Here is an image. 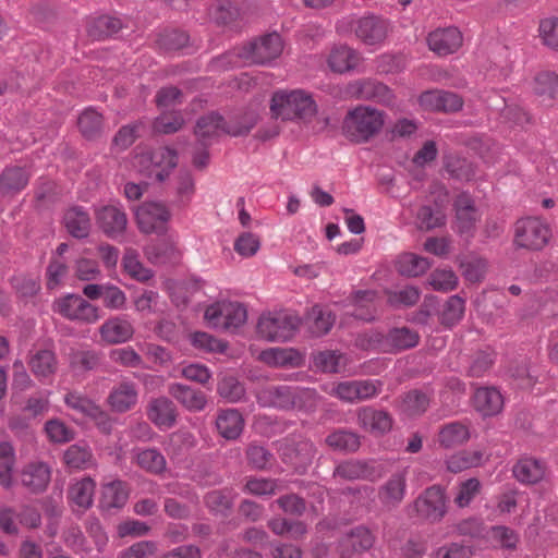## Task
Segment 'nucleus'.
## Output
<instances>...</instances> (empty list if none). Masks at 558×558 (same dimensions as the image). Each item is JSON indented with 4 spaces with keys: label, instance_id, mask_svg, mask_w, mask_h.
<instances>
[{
    "label": "nucleus",
    "instance_id": "47",
    "mask_svg": "<svg viewBox=\"0 0 558 558\" xmlns=\"http://www.w3.org/2000/svg\"><path fill=\"white\" fill-rule=\"evenodd\" d=\"M95 487L94 480L84 477L69 488L68 498L73 505L86 510L93 505Z\"/></svg>",
    "mask_w": 558,
    "mask_h": 558
},
{
    "label": "nucleus",
    "instance_id": "61",
    "mask_svg": "<svg viewBox=\"0 0 558 558\" xmlns=\"http://www.w3.org/2000/svg\"><path fill=\"white\" fill-rule=\"evenodd\" d=\"M190 36L186 32L180 29L165 31L159 34L157 44L166 51H175L184 48L189 43Z\"/></svg>",
    "mask_w": 558,
    "mask_h": 558
},
{
    "label": "nucleus",
    "instance_id": "50",
    "mask_svg": "<svg viewBox=\"0 0 558 558\" xmlns=\"http://www.w3.org/2000/svg\"><path fill=\"white\" fill-rule=\"evenodd\" d=\"M217 393L226 402L238 403L245 400L244 385L232 375H225L217 384Z\"/></svg>",
    "mask_w": 558,
    "mask_h": 558
},
{
    "label": "nucleus",
    "instance_id": "40",
    "mask_svg": "<svg viewBox=\"0 0 558 558\" xmlns=\"http://www.w3.org/2000/svg\"><path fill=\"white\" fill-rule=\"evenodd\" d=\"M269 404L279 410H290L300 399V389L288 385H279L267 390Z\"/></svg>",
    "mask_w": 558,
    "mask_h": 558
},
{
    "label": "nucleus",
    "instance_id": "53",
    "mask_svg": "<svg viewBox=\"0 0 558 558\" xmlns=\"http://www.w3.org/2000/svg\"><path fill=\"white\" fill-rule=\"evenodd\" d=\"M93 453L86 444L71 445L63 454V461L70 469L83 470L92 463Z\"/></svg>",
    "mask_w": 558,
    "mask_h": 558
},
{
    "label": "nucleus",
    "instance_id": "41",
    "mask_svg": "<svg viewBox=\"0 0 558 558\" xmlns=\"http://www.w3.org/2000/svg\"><path fill=\"white\" fill-rule=\"evenodd\" d=\"M432 266L428 258L414 253L401 254L396 263L398 272L405 277H418L425 274Z\"/></svg>",
    "mask_w": 558,
    "mask_h": 558
},
{
    "label": "nucleus",
    "instance_id": "51",
    "mask_svg": "<svg viewBox=\"0 0 558 558\" xmlns=\"http://www.w3.org/2000/svg\"><path fill=\"white\" fill-rule=\"evenodd\" d=\"M245 458L247 464L258 471L271 468L275 460L274 453L265 446L257 442H251L245 449Z\"/></svg>",
    "mask_w": 558,
    "mask_h": 558
},
{
    "label": "nucleus",
    "instance_id": "32",
    "mask_svg": "<svg viewBox=\"0 0 558 558\" xmlns=\"http://www.w3.org/2000/svg\"><path fill=\"white\" fill-rule=\"evenodd\" d=\"M215 425L222 438L236 440L243 433L245 421L238 409H222L217 413Z\"/></svg>",
    "mask_w": 558,
    "mask_h": 558
},
{
    "label": "nucleus",
    "instance_id": "15",
    "mask_svg": "<svg viewBox=\"0 0 558 558\" xmlns=\"http://www.w3.org/2000/svg\"><path fill=\"white\" fill-rule=\"evenodd\" d=\"M375 542L372 531L365 525L352 527L337 542V553L341 558H352L369 550Z\"/></svg>",
    "mask_w": 558,
    "mask_h": 558
},
{
    "label": "nucleus",
    "instance_id": "8",
    "mask_svg": "<svg viewBox=\"0 0 558 558\" xmlns=\"http://www.w3.org/2000/svg\"><path fill=\"white\" fill-rule=\"evenodd\" d=\"M551 235L549 227L541 219L527 217L515 222L514 243L531 251L542 250Z\"/></svg>",
    "mask_w": 558,
    "mask_h": 558
},
{
    "label": "nucleus",
    "instance_id": "3",
    "mask_svg": "<svg viewBox=\"0 0 558 558\" xmlns=\"http://www.w3.org/2000/svg\"><path fill=\"white\" fill-rule=\"evenodd\" d=\"M301 318L286 311L268 312L263 314L256 329L260 338L271 342H286L293 338Z\"/></svg>",
    "mask_w": 558,
    "mask_h": 558
},
{
    "label": "nucleus",
    "instance_id": "43",
    "mask_svg": "<svg viewBox=\"0 0 558 558\" xmlns=\"http://www.w3.org/2000/svg\"><path fill=\"white\" fill-rule=\"evenodd\" d=\"M204 504L210 513L228 517L233 508V495L230 489H214L204 497Z\"/></svg>",
    "mask_w": 558,
    "mask_h": 558
},
{
    "label": "nucleus",
    "instance_id": "18",
    "mask_svg": "<svg viewBox=\"0 0 558 558\" xmlns=\"http://www.w3.org/2000/svg\"><path fill=\"white\" fill-rule=\"evenodd\" d=\"M472 404L483 417L499 414L504 408V397L495 386H478L473 384Z\"/></svg>",
    "mask_w": 558,
    "mask_h": 558
},
{
    "label": "nucleus",
    "instance_id": "36",
    "mask_svg": "<svg viewBox=\"0 0 558 558\" xmlns=\"http://www.w3.org/2000/svg\"><path fill=\"white\" fill-rule=\"evenodd\" d=\"M362 61V56L348 45H337L327 58L329 70H355Z\"/></svg>",
    "mask_w": 558,
    "mask_h": 558
},
{
    "label": "nucleus",
    "instance_id": "57",
    "mask_svg": "<svg viewBox=\"0 0 558 558\" xmlns=\"http://www.w3.org/2000/svg\"><path fill=\"white\" fill-rule=\"evenodd\" d=\"M416 221L421 230L429 231L444 226L446 217L438 207L423 205L417 209Z\"/></svg>",
    "mask_w": 558,
    "mask_h": 558
},
{
    "label": "nucleus",
    "instance_id": "17",
    "mask_svg": "<svg viewBox=\"0 0 558 558\" xmlns=\"http://www.w3.org/2000/svg\"><path fill=\"white\" fill-rule=\"evenodd\" d=\"M98 228L110 239H118L125 233L128 226L126 214L121 207L105 205L95 210Z\"/></svg>",
    "mask_w": 558,
    "mask_h": 558
},
{
    "label": "nucleus",
    "instance_id": "64",
    "mask_svg": "<svg viewBox=\"0 0 558 558\" xmlns=\"http://www.w3.org/2000/svg\"><path fill=\"white\" fill-rule=\"evenodd\" d=\"M245 489L255 496H271L280 489V481L276 478L251 477L246 481Z\"/></svg>",
    "mask_w": 558,
    "mask_h": 558
},
{
    "label": "nucleus",
    "instance_id": "56",
    "mask_svg": "<svg viewBox=\"0 0 558 558\" xmlns=\"http://www.w3.org/2000/svg\"><path fill=\"white\" fill-rule=\"evenodd\" d=\"M533 90L541 97L558 98V72H537L533 82Z\"/></svg>",
    "mask_w": 558,
    "mask_h": 558
},
{
    "label": "nucleus",
    "instance_id": "49",
    "mask_svg": "<svg viewBox=\"0 0 558 558\" xmlns=\"http://www.w3.org/2000/svg\"><path fill=\"white\" fill-rule=\"evenodd\" d=\"M136 463L141 469L154 475H161L167 470L166 458L157 448L140 450L136 454Z\"/></svg>",
    "mask_w": 558,
    "mask_h": 558
},
{
    "label": "nucleus",
    "instance_id": "45",
    "mask_svg": "<svg viewBox=\"0 0 558 558\" xmlns=\"http://www.w3.org/2000/svg\"><path fill=\"white\" fill-rule=\"evenodd\" d=\"M483 457L484 453L481 450H460L446 459V466L451 473H459L480 466L483 463Z\"/></svg>",
    "mask_w": 558,
    "mask_h": 558
},
{
    "label": "nucleus",
    "instance_id": "58",
    "mask_svg": "<svg viewBox=\"0 0 558 558\" xmlns=\"http://www.w3.org/2000/svg\"><path fill=\"white\" fill-rule=\"evenodd\" d=\"M122 265L126 274L132 278L145 282L153 278L154 271L143 266L138 259V254L134 250H126Z\"/></svg>",
    "mask_w": 558,
    "mask_h": 558
},
{
    "label": "nucleus",
    "instance_id": "55",
    "mask_svg": "<svg viewBox=\"0 0 558 558\" xmlns=\"http://www.w3.org/2000/svg\"><path fill=\"white\" fill-rule=\"evenodd\" d=\"M209 15L217 25H231L240 19L241 11L230 1H217L211 5Z\"/></svg>",
    "mask_w": 558,
    "mask_h": 558
},
{
    "label": "nucleus",
    "instance_id": "10",
    "mask_svg": "<svg viewBox=\"0 0 558 558\" xmlns=\"http://www.w3.org/2000/svg\"><path fill=\"white\" fill-rule=\"evenodd\" d=\"M135 218L142 233L163 235L168 231L171 213L160 202H145L135 211Z\"/></svg>",
    "mask_w": 558,
    "mask_h": 558
},
{
    "label": "nucleus",
    "instance_id": "31",
    "mask_svg": "<svg viewBox=\"0 0 558 558\" xmlns=\"http://www.w3.org/2000/svg\"><path fill=\"white\" fill-rule=\"evenodd\" d=\"M168 392L190 412H202L208 403L205 392L181 383L170 384Z\"/></svg>",
    "mask_w": 558,
    "mask_h": 558
},
{
    "label": "nucleus",
    "instance_id": "33",
    "mask_svg": "<svg viewBox=\"0 0 558 558\" xmlns=\"http://www.w3.org/2000/svg\"><path fill=\"white\" fill-rule=\"evenodd\" d=\"M546 472V463L534 457L524 456L520 458L512 468L514 478L524 485L539 483Z\"/></svg>",
    "mask_w": 558,
    "mask_h": 558
},
{
    "label": "nucleus",
    "instance_id": "21",
    "mask_svg": "<svg viewBox=\"0 0 558 558\" xmlns=\"http://www.w3.org/2000/svg\"><path fill=\"white\" fill-rule=\"evenodd\" d=\"M407 469L392 473L389 478L378 487V499L387 509L398 508L407 494Z\"/></svg>",
    "mask_w": 558,
    "mask_h": 558
},
{
    "label": "nucleus",
    "instance_id": "54",
    "mask_svg": "<svg viewBox=\"0 0 558 558\" xmlns=\"http://www.w3.org/2000/svg\"><path fill=\"white\" fill-rule=\"evenodd\" d=\"M185 123V120L179 110L163 111L155 118L153 129L160 134H174L179 132Z\"/></svg>",
    "mask_w": 558,
    "mask_h": 558
},
{
    "label": "nucleus",
    "instance_id": "14",
    "mask_svg": "<svg viewBox=\"0 0 558 558\" xmlns=\"http://www.w3.org/2000/svg\"><path fill=\"white\" fill-rule=\"evenodd\" d=\"M453 210L456 232L465 239L473 238L480 216L472 196L466 192L457 195L453 201Z\"/></svg>",
    "mask_w": 558,
    "mask_h": 558
},
{
    "label": "nucleus",
    "instance_id": "42",
    "mask_svg": "<svg viewBox=\"0 0 558 558\" xmlns=\"http://www.w3.org/2000/svg\"><path fill=\"white\" fill-rule=\"evenodd\" d=\"M101 354L95 350H77L70 353V368L76 375H84L100 366Z\"/></svg>",
    "mask_w": 558,
    "mask_h": 558
},
{
    "label": "nucleus",
    "instance_id": "44",
    "mask_svg": "<svg viewBox=\"0 0 558 558\" xmlns=\"http://www.w3.org/2000/svg\"><path fill=\"white\" fill-rule=\"evenodd\" d=\"M28 364L37 378H47L57 371L56 353L49 349L38 350L31 356Z\"/></svg>",
    "mask_w": 558,
    "mask_h": 558
},
{
    "label": "nucleus",
    "instance_id": "46",
    "mask_svg": "<svg viewBox=\"0 0 558 558\" xmlns=\"http://www.w3.org/2000/svg\"><path fill=\"white\" fill-rule=\"evenodd\" d=\"M470 432L466 425L460 422H450L441 426L438 433V442L444 448H452L468 441Z\"/></svg>",
    "mask_w": 558,
    "mask_h": 558
},
{
    "label": "nucleus",
    "instance_id": "25",
    "mask_svg": "<svg viewBox=\"0 0 558 558\" xmlns=\"http://www.w3.org/2000/svg\"><path fill=\"white\" fill-rule=\"evenodd\" d=\"M350 93L357 98L386 106L392 105L395 99L392 90L387 85L372 78L356 81L350 86Z\"/></svg>",
    "mask_w": 558,
    "mask_h": 558
},
{
    "label": "nucleus",
    "instance_id": "48",
    "mask_svg": "<svg viewBox=\"0 0 558 558\" xmlns=\"http://www.w3.org/2000/svg\"><path fill=\"white\" fill-rule=\"evenodd\" d=\"M122 29V22L118 17L102 15L95 19L87 28L88 36L95 40H104L114 36Z\"/></svg>",
    "mask_w": 558,
    "mask_h": 558
},
{
    "label": "nucleus",
    "instance_id": "5",
    "mask_svg": "<svg viewBox=\"0 0 558 558\" xmlns=\"http://www.w3.org/2000/svg\"><path fill=\"white\" fill-rule=\"evenodd\" d=\"M315 453L316 447L313 441L302 437H286L279 446L282 462L300 475L307 472Z\"/></svg>",
    "mask_w": 558,
    "mask_h": 558
},
{
    "label": "nucleus",
    "instance_id": "4",
    "mask_svg": "<svg viewBox=\"0 0 558 558\" xmlns=\"http://www.w3.org/2000/svg\"><path fill=\"white\" fill-rule=\"evenodd\" d=\"M340 34L353 32L365 45H377L384 41L388 33V24L381 17L369 14L361 17L347 16L337 23Z\"/></svg>",
    "mask_w": 558,
    "mask_h": 558
},
{
    "label": "nucleus",
    "instance_id": "22",
    "mask_svg": "<svg viewBox=\"0 0 558 558\" xmlns=\"http://www.w3.org/2000/svg\"><path fill=\"white\" fill-rule=\"evenodd\" d=\"M418 100L421 106L432 111L456 113L463 108L462 97L448 90H425L420 95Z\"/></svg>",
    "mask_w": 558,
    "mask_h": 558
},
{
    "label": "nucleus",
    "instance_id": "30",
    "mask_svg": "<svg viewBox=\"0 0 558 558\" xmlns=\"http://www.w3.org/2000/svg\"><path fill=\"white\" fill-rule=\"evenodd\" d=\"M51 480V469L43 461L28 463L21 473V482L32 494L44 493Z\"/></svg>",
    "mask_w": 558,
    "mask_h": 558
},
{
    "label": "nucleus",
    "instance_id": "9",
    "mask_svg": "<svg viewBox=\"0 0 558 558\" xmlns=\"http://www.w3.org/2000/svg\"><path fill=\"white\" fill-rule=\"evenodd\" d=\"M246 66L252 64L268 65L270 61L278 58L283 50L281 36L274 32L262 36L258 40L241 47Z\"/></svg>",
    "mask_w": 558,
    "mask_h": 558
},
{
    "label": "nucleus",
    "instance_id": "23",
    "mask_svg": "<svg viewBox=\"0 0 558 558\" xmlns=\"http://www.w3.org/2000/svg\"><path fill=\"white\" fill-rule=\"evenodd\" d=\"M134 327L128 315L121 314L106 319L99 327L100 339L107 344H120L131 340Z\"/></svg>",
    "mask_w": 558,
    "mask_h": 558
},
{
    "label": "nucleus",
    "instance_id": "6",
    "mask_svg": "<svg viewBox=\"0 0 558 558\" xmlns=\"http://www.w3.org/2000/svg\"><path fill=\"white\" fill-rule=\"evenodd\" d=\"M251 125L243 128H229L225 117L218 111H210L201 116L194 126V135L198 145H211L213 140L219 137L220 133L232 137H243L248 135Z\"/></svg>",
    "mask_w": 558,
    "mask_h": 558
},
{
    "label": "nucleus",
    "instance_id": "12",
    "mask_svg": "<svg viewBox=\"0 0 558 558\" xmlns=\"http://www.w3.org/2000/svg\"><path fill=\"white\" fill-rule=\"evenodd\" d=\"M53 311L69 320L92 324L99 319V308L73 293L56 300Z\"/></svg>",
    "mask_w": 558,
    "mask_h": 558
},
{
    "label": "nucleus",
    "instance_id": "29",
    "mask_svg": "<svg viewBox=\"0 0 558 558\" xmlns=\"http://www.w3.org/2000/svg\"><path fill=\"white\" fill-rule=\"evenodd\" d=\"M63 226L68 233L77 240L87 239L92 230L89 213L81 205L69 207L63 215Z\"/></svg>",
    "mask_w": 558,
    "mask_h": 558
},
{
    "label": "nucleus",
    "instance_id": "38",
    "mask_svg": "<svg viewBox=\"0 0 558 558\" xmlns=\"http://www.w3.org/2000/svg\"><path fill=\"white\" fill-rule=\"evenodd\" d=\"M464 312L465 300L454 294L448 298L440 311L438 310V320L445 328L451 329L462 320Z\"/></svg>",
    "mask_w": 558,
    "mask_h": 558
},
{
    "label": "nucleus",
    "instance_id": "35",
    "mask_svg": "<svg viewBox=\"0 0 558 558\" xmlns=\"http://www.w3.org/2000/svg\"><path fill=\"white\" fill-rule=\"evenodd\" d=\"M128 498L129 490L126 483L121 480H116L102 486L99 507L107 512L113 509H121L126 504Z\"/></svg>",
    "mask_w": 558,
    "mask_h": 558
},
{
    "label": "nucleus",
    "instance_id": "27",
    "mask_svg": "<svg viewBox=\"0 0 558 558\" xmlns=\"http://www.w3.org/2000/svg\"><path fill=\"white\" fill-rule=\"evenodd\" d=\"M147 416L159 429H169L177 423V407L168 397H158L148 403Z\"/></svg>",
    "mask_w": 558,
    "mask_h": 558
},
{
    "label": "nucleus",
    "instance_id": "11",
    "mask_svg": "<svg viewBox=\"0 0 558 558\" xmlns=\"http://www.w3.org/2000/svg\"><path fill=\"white\" fill-rule=\"evenodd\" d=\"M416 514L430 522H440L447 513L446 494L440 485H433L424 489L414 500Z\"/></svg>",
    "mask_w": 558,
    "mask_h": 558
},
{
    "label": "nucleus",
    "instance_id": "7",
    "mask_svg": "<svg viewBox=\"0 0 558 558\" xmlns=\"http://www.w3.org/2000/svg\"><path fill=\"white\" fill-rule=\"evenodd\" d=\"M204 317L210 327L230 330L241 327L246 322L247 312L242 303L222 301L207 306Z\"/></svg>",
    "mask_w": 558,
    "mask_h": 558
},
{
    "label": "nucleus",
    "instance_id": "2",
    "mask_svg": "<svg viewBox=\"0 0 558 558\" xmlns=\"http://www.w3.org/2000/svg\"><path fill=\"white\" fill-rule=\"evenodd\" d=\"M385 123V114L369 106H359L350 110L343 119L342 131L347 138L356 144L369 142Z\"/></svg>",
    "mask_w": 558,
    "mask_h": 558
},
{
    "label": "nucleus",
    "instance_id": "19",
    "mask_svg": "<svg viewBox=\"0 0 558 558\" xmlns=\"http://www.w3.org/2000/svg\"><path fill=\"white\" fill-rule=\"evenodd\" d=\"M429 49L439 57H446L457 52L462 44V33L454 26L437 28L430 32L426 38Z\"/></svg>",
    "mask_w": 558,
    "mask_h": 558
},
{
    "label": "nucleus",
    "instance_id": "16",
    "mask_svg": "<svg viewBox=\"0 0 558 558\" xmlns=\"http://www.w3.org/2000/svg\"><path fill=\"white\" fill-rule=\"evenodd\" d=\"M371 341L377 343L385 352L398 353L418 344L420 336L408 327L392 328L387 333L374 332Z\"/></svg>",
    "mask_w": 558,
    "mask_h": 558
},
{
    "label": "nucleus",
    "instance_id": "28",
    "mask_svg": "<svg viewBox=\"0 0 558 558\" xmlns=\"http://www.w3.org/2000/svg\"><path fill=\"white\" fill-rule=\"evenodd\" d=\"M137 400V387L130 380H124L113 386L107 397L110 409L116 413H125L132 410L136 405Z\"/></svg>",
    "mask_w": 558,
    "mask_h": 558
},
{
    "label": "nucleus",
    "instance_id": "37",
    "mask_svg": "<svg viewBox=\"0 0 558 558\" xmlns=\"http://www.w3.org/2000/svg\"><path fill=\"white\" fill-rule=\"evenodd\" d=\"M77 126L85 140L95 141L102 135L104 117L94 107H87L78 116Z\"/></svg>",
    "mask_w": 558,
    "mask_h": 558
},
{
    "label": "nucleus",
    "instance_id": "1",
    "mask_svg": "<svg viewBox=\"0 0 558 558\" xmlns=\"http://www.w3.org/2000/svg\"><path fill=\"white\" fill-rule=\"evenodd\" d=\"M270 117L283 122H308L317 113V104L302 89H278L269 102Z\"/></svg>",
    "mask_w": 558,
    "mask_h": 558
},
{
    "label": "nucleus",
    "instance_id": "60",
    "mask_svg": "<svg viewBox=\"0 0 558 558\" xmlns=\"http://www.w3.org/2000/svg\"><path fill=\"white\" fill-rule=\"evenodd\" d=\"M45 432L50 441L64 444L74 439L75 432L59 418H51L45 423Z\"/></svg>",
    "mask_w": 558,
    "mask_h": 558
},
{
    "label": "nucleus",
    "instance_id": "13",
    "mask_svg": "<svg viewBox=\"0 0 558 558\" xmlns=\"http://www.w3.org/2000/svg\"><path fill=\"white\" fill-rule=\"evenodd\" d=\"M384 474V466L374 460L348 459L339 462L333 472V477L344 481L375 482Z\"/></svg>",
    "mask_w": 558,
    "mask_h": 558
},
{
    "label": "nucleus",
    "instance_id": "34",
    "mask_svg": "<svg viewBox=\"0 0 558 558\" xmlns=\"http://www.w3.org/2000/svg\"><path fill=\"white\" fill-rule=\"evenodd\" d=\"M361 435L350 428L339 427L331 430L325 438V444L333 451L354 453L361 447Z\"/></svg>",
    "mask_w": 558,
    "mask_h": 558
},
{
    "label": "nucleus",
    "instance_id": "24",
    "mask_svg": "<svg viewBox=\"0 0 558 558\" xmlns=\"http://www.w3.org/2000/svg\"><path fill=\"white\" fill-rule=\"evenodd\" d=\"M335 323L336 314L328 306L322 304L313 305L301 318V324L304 325L311 336L316 338L327 335Z\"/></svg>",
    "mask_w": 558,
    "mask_h": 558
},
{
    "label": "nucleus",
    "instance_id": "62",
    "mask_svg": "<svg viewBox=\"0 0 558 558\" xmlns=\"http://www.w3.org/2000/svg\"><path fill=\"white\" fill-rule=\"evenodd\" d=\"M481 487V482L476 477H471L461 482L454 496V504L457 507L465 508L470 506L475 496L480 494Z\"/></svg>",
    "mask_w": 558,
    "mask_h": 558
},
{
    "label": "nucleus",
    "instance_id": "59",
    "mask_svg": "<svg viewBox=\"0 0 558 558\" xmlns=\"http://www.w3.org/2000/svg\"><path fill=\"white\" fill-rule=\"evenodd\" d=\"M446 170L452 179L469 182L476 178V166L465 158H454L446 163Z\"/></svg>",
    "mask_w": 558,
    "mask_h": 558
},
{
    "label": "nucleus",
    "instance_id": "39",
    "mask_svg": "<svg viewBox=\"0 0 558 558\" xmlns=\"http://www.w3.org/2000/svg\"><path fill=\"white\" fill-rule=\"evenodd\" d=\"M263 360L272 366H300L303 355L293 348H270L262 352Z\"/></svg>",
    "mask_w": 558,
    "mask_h": 558
},
{
    "label": "nucleus",
    "instance_id": "63",
    "mask_svg": "<svg viewBox=\"0 0 558 558\" xmlns=\"http://www.w3.org/2000/svg\"><path fill=\"white\" fill-rule=\"evenodd\" d=\"M492 538L499 544L500 548L515 550L520 536L513 529L506 525H493L489 529Z\"/></svg>",
    "mask_w": 558,
    "mask_h": 558
},
{
    "label": "nucleus",
    "instance_id": "20",
    "mask_svg": "<svg viewBox=\"0 0 558 558\" xmlns=\"http://www.w3.org/2000/svg\"><path fill=\"white\" fill-rule=\"evenodd\" d=\"M356 418L359 426L373 435H385L393 426V417L388 411L371 405L360 408Z\"/></svg>",
    "mask_w": 558,
    "mask_h": 558
},
{
    "label": "nucleus",
    "instance_id": "26",
    "mask_svg": "<svg viewBox=\"0 0 558 558\" xmlns=\"http://www.w3.org/2000/svg\"><path fill=\"white\" fill-rule=\"evenodd\" d=\"M31 172L21 166H5L0 173V193L4 197L20 194L28 185Z\"/></svg>",
    "mask_w": 558,
    "mask_h": 558
},
{
    "label": "nucleus",
    "instance_id": "52",
    "mask_svg": "<svg viewBox=\"0 0 558 558\" xmlns=\"http://www.w3.org/2000/svg\"><path fill=\"white\" fill-rule=\"evenodd\" d=\"M429 397L420 389H412L402 397L401 410L409 416H418L429 407Z\"/></svg>",
    "mask_w": 558,
    "mask_h": 558
}]
</instances>
